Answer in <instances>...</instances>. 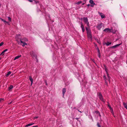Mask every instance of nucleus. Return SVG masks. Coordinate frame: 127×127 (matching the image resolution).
<instances>
[{
    "label": "nucleus",
    "instance_id": "obj_30",
    "mask_svg": "<svg viewBox=\"0 0 127 127\" xmlns=\"http://www.w3.org/2000/svg\"><path fill=\"white\" fill-rule=\"evenodd\" d=\"M3 44H4V43L3 42H1L0 43V47L2 46L3 45Z\"/></svg>",
    "mask_w": 127,
    "mask_h": 127
},
{
    "label": "nucleus",
    "instance_id": "obj_8",
    "mask_svg": "<svg viewBox=\"0 0 127 127\" xmlns=\"http://www.w3.org/2000/svg\"><path fill=\"white\" fill-rule=\"evenodd\" d=\"M19 38H20V41L21 43H23V45H22L23 46H24L25 45H27V44L26 43L23 42L22 41V39H21V38L20 37Z\"/></svg>",
    "mask_w": 127,
    "mask_h": 127
},
{
    "label": "nucleus",
    "instance_id": "obj_45",
    "mask_svg": "<svg viewBox=\"0 0 127 127\" xmlns=\"http://www.w3.org/2000/svg\"><path fill=\"white\" fill-rule=\"evenodd\" d=\"M78 111H79V112H81H81H81V111H79V110H78Z\"/></svg>",
    "mask_w": 127,
    "mask_h": 127
},
{
    "label": "nucleus",
    "instance_id": "obj_3",
    "mask_svg": "<svg viewBox=\"0 0 127 127\" xmlns=\"http://www.w3.org/2000/svg\"><path fill=\"white\" fill-rule=\"evenodd\" d=\"M113 30L112 28H106L104 29L103 30V32H111V31Z\"/></svg>",
    "mask_w": 127,
    "mask_h": 127
},
{
    "label": "nucleus",
    "instance_id": "obj_40",
    "mask_svg": "<svg viewBox=\"0 0 127 127\" xmlns=\"http://www.w3.org/2000/svg\"><path fill=\"white\" fill-rule=\"evenodd\" d=\"M108 107H109L110 109L112 108L110 105H109Z\"/></svg>",
    "mask_w": 127,
    "mask_h": 127
},
{
    "label": "nucleus",
    "instance_id": "obj_14",
    "mask_svg": "<svg viewBox=\"0 0 127 127\" xmlns=\"http://www.w3.org/2000/svg\"><path fill=\"white\" fill-rule=\"evenodd\" d=\"M63 96L64 97V95L65 94V93L66 92V90L65 88H63Z\"/></svg>",
    "mask_w": 127,
    "mask_h": 127
},
{
    "label": "nucleus",
    "instance_id": "obj_36",
    "mask_svg": "<svg viewBox=\"0 0 127 127\" xmlns=\"http://www.w3.org/2000/svg\"><path fill=\"white\" fill-rule=\"evenodd\" d=\"M79 119V118H75V119H76L78 121H79V122L80 123V121H78V119Z\"/></svg>",
    "mask_w": 127,
    "mask_h": 127
},
{
    "label": "nucleus",
    "instance_id": "obj_23",
    "mask_svg": "<svg viewBox=\"0 0 127 127\" xmlns=\"http://www.w3.org/2000/svg\"><path fill=\"white\" fill-rule=\"evenodd\" d=\"M110 110L111 113H112V114L113 115L114 114V112L113 109L112 108L110 109Z\"/></svg>",
    "mask_w": 127,
    "mask_h": 127
},
{
    "label": "nucleus",
    "instance_id": "obj_39",
    "mask_svg": "<svg viewBox=\"0 0 127 127\" xmlns=\"http://www.w3.org/2000/svg\"><path fill=\"white\" fill-rule=\"evenodd\" d=\"M3 100V99L2 98H0V101H1L2 100Z\"/></svg>",
    "mask_w": 127,
    "mask_h": 127
},
{
    "label": "nucleus",
    "instance_id": "obj_37",
    "mask_svg": "<svg viewBox=\"0 0 127 127\" xmlns=\"http://www.w3.org/2000/svg\"><path fill=\"white\" fill-rule=\"evenodd\" d=\"M35 2L36 3H39V1H35Z\"/></svg>",
    "mask_w": 127,
    "mask_h": 127
},
{
    "label": "nucleus",
    "instance_id": "obj_34",
    "mask_svg": "<svg viewBox=\"0 0 127 127\" xmlns=\"http://www.w3.org/2000/svg\"><path fill=\"white\" fill-rule=\"evenodd\" d=\"M97 126L98 127H101V126L98 123L97 124Z\"/></svg>",
    "mask_w": 127,
    "mask_h": 127
},
{
    "label": "nucleus",
    "instance_id": "obj_20",
    "mask_svg": "<svg viewBox=\"0 0 127 127\" xmlns=\"http://www.w3.org/2000/svg\"><path fill=\"white\" fill-rule=\"evenodd\" d=\"M0 19H1V20L2 21H3L4 22L6 23H8V22H7V21H6L5 20H4V19H3L1 18H0Z\"/></svg>",
    "mask_w": 127,
    "mask_h": 127
},
{
    "label": "nucleus",
    "instance_id": "obj_25",
    "mask_svg": "<svg viewBox=\"0 0 127 127\" xmlns=\"http://www.w3.org/2000/svg\"><path fill=\"white\" fill-rule=\"evenodd\" d=\"M88 36L89 37H90V38H92V36L91 34V33L88 34Z\"/></svg>",
    "mask_w": 127,
    "mask_h": 127
},
{
    "label": "nucleus",
    "instance_id": "obj_11",
    "mask_svg": "<svg viewBox=\"0 0 127 127\" xmlns=\"http://www.w3.org/2000/svg\"><path fill=\"white\" fill-rule=\"evenodd\" d=\"M111 44L112 42H107L106 43H103V45H105V44L106 46H108L110 45Z\"/></svg>",
    "mask_w": 127,
    "mask_h": 127
},
{
    "label": "nucleus",
    "instance_id": "obj_32",
    "mask_svg": "<svg viewBox=\"0 0 127 127\" xmlns=\"http://www.w3.org/2000/svg\"><path fill=\"white\" fill-rule=\"evenodd\" d=\"M8 20L10 21H11V18L10 17H8Z\"/></svg>",
    "mask_w": 127,
    "mask_h": 127
},
{
    "label": "nucleus",
    "instance_id": "obj_21",
    "mask_svg": "<svg viewBox=\"0 0 127 127\" xmlns=\"http://www.w3.org/2000/svg\"><path fill=\"white\" fill-rule=\"evenodd\" d=\"M80 82L81 83V82H82V84L83 83V80L82 79H80V77H79V78H78Z\"/></svg>",
    "mask_w": 127,
    "mask_h": 127
},
{
    "label": "nucleus",
    "instance_id": "obj_29",
    "mask_svg": "<svg viewBox=\"0 0 127 127\" xmlns=\"http://www.w3.org/2000/svg\"><path fill=\"white\" fill-rule=\"evenodd\" d=\"M23 40L24 41H28V39H27L26 38H25L23 39Z\"/></svg>",
    "mask_w": 127,
    "mask_h": 127
},
{
    "label": "nucleus",
    "instance_id": "obj_15",
    "mask_svg": "<svg viewBox=\"0 0 127 127\" xmlns=\"http://www.w3.org/2000/svg\"><path fill=\"white\" fill-rule=\"evenodd\" d=\"M21 55H20L16 57L14 59V60H16V59H18V58H19L20 57H21Z\"/></svg>",
    "mask_w": 127,
    "mask_h": 127
},
{
    "label": "nucleus",
    "instance_id": "obj_2",
    "mask_svg": "<svg viewBox=\"0 0 127 127\" xmlns=\"http://www.w3.org/2000/svg\"><path fill=\"white\" fill-rule=\"evenodd\" d=\"M83 20L84 22L88 26H89V23L88 21V19L87 17H84Z\"/></svg>",
    "mask_w": 127,
    "mask_h": 127
},
{
    "label": "nucleus",
    "instance_id": "obj_5",
    "mask_svg": "<svg viewBox=\"0 0 127 127\" xmlns=\"http://www.w3.org/2000/svg\"><path fill=\"white\" fill-rule=\"evenodd\" d=\"M98 95L100 100L104 102V101L103 99V96L100 92L99 93Z\"/></svg>",
    "mask_w": 127,
    "mask_h": 127
},
{
    "label": "nucleus",
    "instance_id": "obj_49",
    "mask_svg": "<svg viewBox=\"0 0 127 127\" xmlns=\"http://www.w3.org/2000/svg\"><path fill=\"white\" fill-rule=\"evenodd\" d=\"M97 48H96V49L97 50Z\"/></svg>",
    "mask_w": 127,
    "mask_h": 127
},
{
    "label": "nucleus",
    "instance_id": "obj_12",
    "mask_svg": "<svg viewBox=\"0 0 127 127\" xmlns=\"http://www.w3.org/2000/svg\"><path fill=\"white\" fill-rule=\"evenodd\" d=\"M7 49H5V50H4L0 54V55H2L3 56L4 55V52L6 51L7 50Z\"/></svg>",
    "mask_w": 127,
    "mask_h": 127
},
{
    "label": "nucleus",
    "instance_id": "obj_1",
    "mask_svg": "<svg viewBox=\"0 0 127 127\" xmlns=\"http://www.w3.org/2000/svg\"><path fill=\"white\" fill-rule=\"evenodd\" d=\"M104 67H105V68H104L105 70V72H106L107 76L108 78V80L109 81V82H110V77L109 75V74L108 73V69L106 67L105 65H104Z\"/></svg>",
    "mask_w": 127,
    "mask_h": 127
},
{
    "label": "nucleus",
    "instance_id": "obj_44",
    "mask_svg": "<svg viewBox=\"0 0 127 127\" xmlns=\"http://www.w3.org/2000/svg\"><path fill=\"white\" fill-rule=\"evenodd\" d=\"M108 106L109 105H110L109 104V103L108 102Z\"/></svg>",
    "mask_w": 127,
    "mask_h": 127
},
{
    "label": "nucleus",
    "instance_id": "obj_50",
    "mask_svg": "<svg viewBox=\"0 0 127 127\" xmlns=\"http://www.w3.org/2000/svg\"><path fill=\"white\" fill-rule=\"evenodd\" d=\"M37 118V117H36V118Z\"/></svg>",
    "mask_w": 127,
    "mask_h": 127
},
{
    "label": "nucleus",
    "instance_id": "obj_47",
    "mask_svg": "<svg viewBox=\"0 0 127 127\" xmlns=\"http://www.w3.org/2000/svg\"><path fill=\"white\" fill-rule=\"evenodd\" d=\"M1 58H0V60L1 59Z\"/></svg>",
    "mask_w": 127,
    "mask_h": 127
},
{
    "label": "nucleus",
    "instance_id": "obj_42",
    "mask_svg": "<svg viewBox=\"0 0 127 127\" xmlns=\"http://www.w3.org/2000/svg\"><path fill=\"white\" fill-rule=\"evenodd\" d=\"M12 102H10L9 103H8V104L9 105V104H11V103H12Z\"/></svg>",
    "mask_w": 127,
    "mask_h": 127
},
{
    "label": "nucleus",
    "instance_id": "obj_9",
    "mask_svg": "<svg viewBox=\"0 0 127 127\" xmlns=\"http://www.w3.org/2000/svg\"><path fill=\"white\" fill-rule=\"evenodd\" d=\"M98 14L101 16L102 18L103 19L105 18V16L103 14L99 12H98Z\"/></svg>",
    "mask_w": 127,
    "mask_h": 127
},
{
    "label": "nucleus",
    "instance_id": "obj_26",
    "mask_svg": "<svg viewBox=\"0 0 127 127\" xmlns=\"http://www.w3.org/2000/svg\"><path fill=\"white\" fill-rule=\"evenodd\" d=\"M87 34L91 33V32L90 30H89V31H87Z\"/></svg>",
    "mask_w": 127,
    "mask_h": 127
},
{
    "label": "nucleus",
    "instance_id": "obj_33",
    "mask_svg": "<svg viewBox=\"0 0 127 127\" xmlns=\"http://www.w3.org/2000/svg\"><path fill=\"white\" fill-rule=\"evenodd\" d=\"M92 5H91V6L92 7H93L94 5H95V3H94L93 4H92Z\"/></svg>",
    "mask_w": 127,
    "mask_h": 127
},
{
    "label": "nucleus",
    "instance_id": "obj_48",
    "mask_svg": "<svg viewBox=\"0 0 127 127\" xmlns=\"http://www.w3.org/2000/svg\"><path fill=\"white\" fill-rule=\"evenodd\" d=\"M89 4L88 5V6H89Z\"/></svg>",
    "mask_w": 127,
    "mask_h": 127
},
{
    "label": "nucleus",
    "instance_id": "obj_27",
    "mask_svg": "<svg viewBox=\"0 0 127 127\" xmlns=\"http://www.w3.org/2000/svg\"><path fill=\"white\" fill-rule=\"evenodd\" d=\"M103 78L105 80V83L106 84H107V83L106 82V77L105 75H104L103 76Z\"/></svg>",
    "mask_w": 127,
    "mask_h": 127
},
{
    "label": "nucleus",
    "instance_id": "obj_43",
    "mask_svg": "<svg viewBox=\"0 0 127 127\" xmlns=\"http://www.w3.org/2000/svg\"><path fill=\"white\" fill-rule=\"evenodd\" d=\"M99 115L100 116V117L101 116V115L99 113Z\"/></svg>",
    "mask_w": 127,
    "mask_h": 127
},
{
    "label": "nucleus",
    "instance_id": "obj_38",
    "mask_svg": "<svg viewBox=\"0 0 127 127\" xmlns=\"http://www.w3.org/2000/svg\"><path fill=\"white\" fill-rule=\"evenodd\" d=\"M98 57H99V58H100V53H98Z\"/></svg>",
    "mask_w": 127,
    "mask_h": 127
},
{
    "label": "nucleus",
    "instance_id": "obj_7",
    "mask_svg": "<svg viewBox=\"0 0 127 127\" xmlns=\"http://www.w3.org/2000/svg\"><path fill=\"white\" fill-rule=\"evenodd\" d=\"M80 24H81V27L82 28L83 32L85 31V28L84 27V25H83L82 24V23L81 22V23Z\"/></svg>",
    "mask_w": 127,
    "mask_h": 127
},
{
    "label": "nucleus",
    "instance_id": "obj_19",
    "mask_svg": "<svg viewBox=\"0 0 127 127\" xmlns=\"http://www.w3.org/2000/svg\"><path fill=\"white\" fill-rule=\"evenodd\" d=\"M45 17L46 18H47V17H48V19H50V15L49 14H48L47 15H45Z\"/></svg>",
    "mask_w": 127,
    "mask_h": 127
},
{
    "label": "nucleus",
    "instance_id": "obj_22",
    "mask_svg": "<svg viewBox=\"0 0 127 127\" xmlns=\"http://www.w3.org/2000/svg\"><path fill=\"white\" fill-rule=\"evenodd\" d=\"M13 87L12 85H10L9 88V90H10V89H12L13 88Z\"/></svg>",
    "mask_w": 127,
    "mask_h": 127
},
{
    "label": "nucleus",
    "instance_id": "obj_46",
    "mask_svg": "<svg viewBox=\"0 0 127 127\" xmlns=\"http://www.w3.org/2000/svg\"><path fill=\"white\" fill-rule=\"evenodd\" d=\"M84 4V3H83L82 4V5H83Z\"/></svg>",
    "mask_w": 127,
    "mask_h": 127
},
{
    "label": "nucleus",
    "instance_id": "obj_28",
    "mask_svg": "<svg viewBox=\"0 0 127 127\" xmlns=\"http://www.w3.org/2000/svg\"><path fill=\"white\" fill-rule=\"evenodd\" d=\"M82 2L81 1H79L78 2H77L76 3V4H79L80 3H81Z\"/></svg>",
    "mask_w": 127,
    "mask_h": 127
},
{
    "label": "nucleus",
    "instance_id": "obj_16",
    "mask_svg": "<svg viewBox=\"0 0 127 127\" xmlns=\"http://www.w3.org/2000/svg\"><path fill=\"white\" fill-rule=\"evenodd\" d=\"M123 105H124L125 108H126L127 110V103L123 102Z\"/></svg>",
    "mask_w": 127,
    "mask_h": 127
},
{
    "label": "nucleus",
    "instance_id": "obj_31",
    "mask_svg": "<svg viewBox=\"0 0 127 127\" xmlns=\"http://www.w3.org/2000/svg\"><path fill=\"white\" fill-rule=\"evenodd\" d=\"M85 28H86V30L87 31L90 30V29H89L88 28H87L86 27H85Z\"/></svg>",
    "mask_w": 127,
    "mask_h": 127
},
{
    "label": "nucleus",
    "instance_id": "obj_13",
    "mask_svg": "<svg viewBox=\"0 0 127 127\" xmlns=\"http://www.w3.org/2000/svg\"><path fill=\"white\" fill-rule=\"evenodd\" d=\"M29 78L30 80L31 81V86L33 82V79L31 76L29 77Z\"/></svg>",
    "mask_w": 127,
    "mask_h": 127
},
{
    "label": "nucleus",
    "instance_id": "obj_51",
    "mask_svg": "<svg viewBox=\"0 0 127 127\" xmlns=\"http://www.w3.org/2000/svg\"><path fill=\"white\" fill-rule=\"evenodd\" d=\"M37 62H38V61H37Z\"/></svg>",
    "mask_w": 127,
    "mask_h": 127
},
{
    "label": "nucleus",
    "instance_id": "obj_6",
    "mask_svg": "<svg viewBox=\"0 0 127 127\" xmlns=\"http://www.w3.org/2000/svg\"><path fill=\"white\" fill-rule=\"evenodd\" d=\"M16 37V40L18 42H19V40H20V38H19L20 37L21 38V39H22L21 37V35L20 34H17Z\"/></svg>",
    "mask_w": 127,
    "mask_h": 127
},
{
    "label": "nucleus",
    "instance_id": "obj_35",
    "mask_svg": "<svg viewBox=\"0 0 127 127\" xmlns=\"http://www.w3.org/2000/svg\"><path fill=\"white\" fill-rule=\"evenodd\" d=\"M97 52H98V53H100V52H99V50L98 48V47H97Z\"/></svg>",
    "mask_w": 127,
    "mask_h": 127
},
{
    "label": "nucleus",
    "instance_id": "obj_4",
    "mask_svg": "<svg viewBox=\"0 0 127 127\" xmlns=\"http://www.w3.org/2000/svg\"><path fill=\"white\" fill-rule=\"evenodd\" d=\"M103 24L102 23H100L99 24H97L96 26V27L97 29L99 30H100L101 29L102 27V26Z\"/></svg>",
    "mask_w": 127,
    "mask_h": 127
},
{
    "label": "nucleus",
    "instance_id": "obj_18",
    "mask_svg": "<svg viewBox=\"0 0 127 127\" xmlns=\"http://www.w3.org/2000/svg\"><path fill=\"white\" fill-rule=\"evenodd\" d=\"M11 71H9L8 72L7 74L6 75V77H7L11 73Z\"/></svg>",
    "mask_w": 127,
    "mask_h": 127
},
{
    "label": "nucleus",
    "instance_id": "obj_24",
    "mask_svg": "<svg viewBox=\"0 0 127 127\" xmlns=\"http://www.w3.org/2000/svg\"><path fill=\"white\" fill-rule=\"evenodd\" d=\"M89 2L91 4H92L94 3V2L93 0H90L89 1Z\"/></svg>",
    "mask_w": 127,
    "mask_h": 127
},
{
    "label": "nucleus",
    "instance_id": "obj_17",
    "mask_svg": "<svg viewBox=\"0 0 127 127\" xmlns=\"http://www.w3.org/2000/svg\"><path fill=\"white\" fill-rule=\"evenodd\" d=\"M34 124V123H30L29 124H28L27 125H26V126H25V127H29V126H30L32 125H33V124Z\"/></svg>",
    "mask_w": 127,
    "mask_h": 127
},
{
    "label": "nucleus",
    "instance_id": "obj_10",
    "mask_svg": "<svg viewBox=\"0 0 127 127\" xmlns=\"http://www.w3.org/2000/svg\"><path fill=\"white\" fill-rule=\"evenodd\" d=\"M121 43H120V44H116L114 46L111 47V48H115L116 47H118L119 46H120V45H121Z\"/></svg>",
    "mask_w": 127,
    "mask_h": 127
},
{
    "label": "nucleus",
    "instance_id": "obj_41",
    "mask_svg": "<svg viewBox=\"0 0 127 127\" xmlns=\"http://www.w3.org/2000/svg\"><path fill=\"white\" fill-rule=\"evenodd\" d=\"M28 1L30 2H32V0H28Z\"/></svg>",
    "mask_w": 127,
    "mask_h": 127
}]
</instances>
